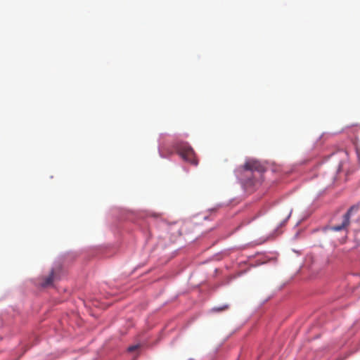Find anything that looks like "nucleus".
Returning <instances> with one entry per match:
<instances>
[{
    "mask_svg": "<svg viewBox=\"0 0 360 360\" xmlns=\"http://www.w3.org/2000/svg\"><path fill=\"white\" fill-rule=\"evenodd\" d=\"M264 171L262 164L255 160H249L246 161L243 167L237 169L236 175L240 179L246 184H253L254 181L250 176L253 172H257L259 174Z\"/></svg>",
    "mask_w": 360,
    "mask_h": 360,
    "instance_id": "nucleus-1",
    "label": "nucleus"
},
{
    "mask_svg": "<svg viewBox=\"0 0 360 360\" xmlns=\"http://www.w3.org/2000/svg\"><path fill=\"white\" fill-rule=\"evenodd\" d=\"M54 276L55 273L54 271L52 270L49 276L41 278V281L39 283V285L43 288L51 286L53 283Z\"/></svg>",
    "mask_w": 360,
    "mask_h": 360,
    "instance_id": "nucleus-4",
    "label": "nucleus"
},
{
    "mask_svg": "<svg viewBox=\"0 0 360 360\" xmlns=\"http://www.w3.org/2000/svg\"><path fill=\"white\" fill-rule=\"evenodd\" d=\"M138 348H139V345L130 346L128 348V351L130 352H134L135 350H136Z\"/></svg>",
    "mask_w": 360,
    "mask_h": 360,
    "instance_id": "nucleus-6",
    "label": "nucleus"
},
{
    "mask_svg": "<svg viewBox=\"0 0 360 360\" xmlns=\"http://www.w3.org/2000/svg\"><path fill=\"white\" fill-rule=\"evenodd\" d=\"M359 206L358 205H353L347 210V212L342 215V220L340 224L333 225L330 230L334 231H348V227L350 224V217L353 212L359 210Z\"/></svg>",
    "mask_w": 360,
    "mask_h": 360,
    "instance_id": "nucleus-2",
    "label": "nucleus"
},
{
    "mask_svg": "<svg viewBox=\"0 0 360 360\" xmlns=\"http://www.w3.org/2000/svg\"><path fill=\"white\" fill-rule=\"evenodd\" d=\"M179 155L185 161L193 165H197L198 161L193 149L188 144H181L177 149Z\"/></svg>",
    "mask_w": 360,
    "mask_h": 360,
    "instance_id": "nucleus-3",
    "label": "nucleus"
},
{
    "mask_svg": "<svg viewBox=\"0 0 360 360\" xmlns=\"http://www.w3.org/2000/svg\"><path fill=\"white\" fill-rule=\"evenodd\" d=\"M228 308H229V306L226 304V305H223L222 307H214L212 309V311L219 312V311H224V310L227 309Z\"/></svg>",
    "mask_w": 360,
    "mask_h": 360,
    "instance_id": "nucleus-5",
    "label": "nucleus"
}]
</instances>
